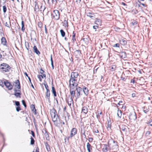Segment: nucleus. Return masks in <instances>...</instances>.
<instances>
[{
    "label": "nucleus",
    "mask_w": 152,
    "mask_h": 152,
    "mask_svg": "<svg viewBox=\"0 0 152 152\" xmlns=\"http://www.w3.org/2000/svg\"><path fill=\"white\" fill-rule=\"evenodd\" d=\"M76 2L78 5L80 4L81 0H75Z\"/></svg>",
    "instance_id": "41"
},
{
    "label": "nucleus",
    "mask_w": 152,
    "mask_h": 152,
    "mask_svg": "<svg viewBox=\"0 0 152 152\" xmlns=\"http://www.w3.org/2000/svg\"><path fill=\"white\" fill-rule=\"evenodd\" d=\"M44 72V71L42 69H40V73L41 74H43V73Z\"/></svg>",
    "instance_id": "50"
},
{
    "label": "nucleus",
    "mask_w": 152,
    "mask_h": 152,
    "mask_svg": "<svg viewBox=\"0 0 152 152\" xmlns=\"http://www.w3.org/2000/svg\"><path fill=\"white\" fill-rule=\"evenodd\" d=\"M0 86H2V87L3 86V83L2 81L0 80Z\"/></svg>",
    "instance_id": "49"
},
{
    "label": "nucleus",
    "mask_w": 152,
    "mask_h": 152,
    "mask_svg": "<svg viewBox=\"0 0 152 152\" xmlns=\"http://www.w3.org/2000/svg\"><path fill=\"white\" fill-rule=\"evenodd\" d=\"M44 85L45 86L46 89L49 88L48 86L47 83H44Z\"/></svg>",
    "instance_id": "48"
},
{
    "label": "nucleus",
    "mask_w": 152,
    "mask_h": 152,
    "mask_svg": "<svg viewBox=\"0 0 152 152\" xmlns=\"http://www.w3.org/2000/svg\"><path fill=\"white\" fill-rule=\"evenodd\" d=\"M102 20L98 19V18H96L95 21V24L101 26L102 24Z\"/></svg>",
    "instance_id": "14"
},
{
    "label": "nucleus",
    "mask_w": 152,
    "mask_h": 152,
    "mask_svg": "<svg viewBox=\"0 0 152 152\" xmlns=\"http://www.w3.org/2000/svg\"><path fill=\"white\" fill-rule=\"evenodd\" d=\"M88 111V109L85 106L83 107L82 109V113H83L85 114H86Z\"/></svg>",
    "instance_id": "21"
},
{
    "label": "nucleus",
    "mask_w": 152,
    "mask_h": 152,
    "mask_svg": "<svg viewBox=\"0 0 152 152\" xmlns=\"http://www.w3.org/2000/svg\"><path fill=\"white\" fill-rule=\"evenodd\" d=\"M120 129L123 132H125L127 131L128 128L125 125H122L121 127H120Z\"/></svg>",
    "instance_id": "17"
},
{
    "label": "nucleus",
    "mask_w": 152,
    "mask_h": 152,
    "mask_svg": "<svg viewBox=\"0 0 152 152\" xmlns=\"http://www.w3.org/2000/svg\"><path fill=\"white\" fill-rule=\"evenodd\" d=\"M147 124H149L150 126H152V119H150L149 120L147 123Z\"/></svg>",
    "instance_id": "40"
},
{
    "label": "nucleus",
    "mask_w": 152,
    "mask_h": 152,
    "mask_svg": "<svg viewBox=\"0 0 152 152\" xmlns=\"http://www.w3.org/2000/svg\"><path fill=\"white\" fill-rule=\"evenodd\" d=\"M15 104L16 105L19 106L20 105V102L18 101H15Z\"/></svg>",
    "instance_id": "46"
},
{
    "label": "nucleus",
    "mask_w": 152,
    "mask_h": 152,
    "mask_svg": "<svg viewBox=\"0 0 152 152\" xmlns=\"http://www.w3.org/2000/svg\"><path fill=\"white\" fill-rule=\"evenodd\" d=\"M11 69V67L8 64L2 63L0 66V71L3 73L9 72Z\"/></svg>",
    "instance_id": "1"
},
{
    "label": "nucleus",
    "mask_w": 152,
    "mask_h": 152,
    "mask_svg": "<svg viewBox=\"0 0 152 152\" xmlns=\"http://www.w3.org/2000/svg\"><path fill=\"white\" fill-rule=\"evenodd\" d=\"M131 83H135V80H134V79H132V80H131Z\"/></svg>",
    "instance_id": "61"
},
{
    "label": "nucleus",
    "mask_w": 152,
    "mask_h": 152,
    "mask_svg": "<svg viewBox=\"0 0 152 152\" xmlns=\"http://www.w3.org/2000/svg\"><path fill=\"white\" fill-rule=\"evenodd\" d=\"M60 32L62 37H64L65 35V32L62 29H61L60 30Z\"/></svg>",
    "instance_id": "31"
},
{
    "label": "nucleus",
    "mask_w": 152,
    "mask_h": 152,
    "mask_svg": "<svg viewBox=\"0 0 152 152\" xmlns=\"http://www.w3.org/2000/svg\"><path fill=\"white\" fill-rule=\"evenodd\" d=\"M50 115L52 120L54 122L56 121L58 118V115L56 110L54 109H52L50 112Z\"/></svg>",
    "instance_id": "3"
},
{
    "label": "nucleus",
    "mask_w": 152,
    "mask_h": 152,
    "mask_svg": "<svg viewBox=\"0 0 152 152\" xmlns=\"http://www.w3.org/2000/svg\"><path fill=\"white\" fill-rule=\"evenodd\" d=\"M78 74L77 72H72L71 74V78L73 79H75L77 80L78 77Z\"/></svg>",
    "instance_id": "10"
},
{
    "label": "nucleus",
    "mask_w": 152,
    "mask_h": 152,
    "mask_svg": "<svg viewBox=\"0 0 152 152\" xmlns=\"http://www.w3.org/2000/svg\"><path fill=\"white\" fill-rule=\"evenodd\" d=\"M75 33H74V32L73 31V35H72V37H75Z\"/></svg>",
    "instance_id": "60"
},
{
    "label": "nucleus",
    "mask_w": 152,
    "mask_h": 152,
    "mask_svg": "<svg viewBox=\"0 0 152 152\" xmlns=\"http://www.w3.org/2000/svg\"><path fill=\"white\" fill-rule=\"evenodd\" d=\"M38 26L39 28H40L42 27V24L41 23H39Z\"/></svg>",
    "instance_id": "51"
},
{
    "label": "nucleus",
    "mask_w": 152,
    "mask_h": 152,
    "mask_svg": "<svg viewBox=\"0 0 152 152\" xmlns=\"http://www.w3.org/2000/svg\"><path fill=\"white\" fill-rule=\"evenodd\" d=\"M77 81L76 79L71 78L69 80V85L70 87H76L77 86Z\"/></svg>",
    "instance_id": "5"
},
{
    "label": "nucleus",
    "mask_w": 152,
    "mask_h": 152,
    "mask_svg": "<svg viewBox=\"0 0 152 152\" xmlns=\"http://www.w3.org/2000/svg\"><path fill=\"white\" fill-rule=\"evenodd\" d=\"M34 9V11L36 12H38L39 11V6L36 3H35Z\"/></svg>",
    "instance_id": "23"
},
{
    "label": "nucleus",
    "mask_w": 152,
    "mask_h": 152,
    "mask_svg": "<svg viewBox=\"0 0 152 152\" xmlns=\"http://www.w3.org/2000/svg\"><path fill=\"white\" fill-rule=\"evenodd\" d=\"M70 93L71 96V97L73 98H75L76 95H75L76 90L75 87H70Z\"/></svg>",
    "instance_id": "7"
},
{
    "label": "nucleus",
    "mask_w": 152,
    "mask_h": 152,
    "mask_svg": "<svg viewBox=\"0 0 152 152\" xmlns=\"http://www.w3.org/2000/svg\"><path fill=\"white\" fill-rule=\"evenodd\" d=\"M46 8L45 6H43V5H42L40 8V11H41V12H44L45 10V9Z\"/></svg>",
    "instance_id": "27"
},
{
    "label": "nucleus",
    "mask_w": 152,
    "mask_h": 152,
    "mask_svg": "<svg viewBox=\"0 0 152 152\" xmlns=\"http://www.w3.org/2000/svg\"><path fill=\"white\" fill-rule=\"evenodd\" d=\"M72 40H73V42H74L76 40V39L75 38V37H72Z\"/></svg>",
    "instance_id": "63"
},
{
    "label": "nucleus",
    "mask_w": 152,
    "mask_h": 152,
    "mask_svg": "<svg viewBox=\"0 0 152 152\" xmlns=\"http://www.w3.org/2000/svg\"><path fill=\"white\" fill-rule=\"evenodd\" d=\"M6 81H4V85L8 90H12L13 87L12 85L7 80H6Z\"/></svg>",
    "instance_id": "9"
},
{
    "label": "nucleus",
    "mask_w": 152,
    "mask_h": 152,
    "mask_svg": "<svg viewBox=\"0 0 152 152\" xmlns=\"http://www.w3.org/2000/svg\"><path fill=\"white\" fill-rule=\"evenodd\" d=\"M50 61H51V64L52 63H53V58H52V55H50Z\"/></svg>",
    "instance_id": "52"
},
{
    "label": "nucleus",
    "mask_w": 152,
    "mask_h": 152,
    "mask_svg": "<svg viewBox=\"0 0 152 152\" xmlns=\"http://www.w3.org/2000/svg\"><path fill=\"white\" fill-rule=\"evenodd\" d=\"M42 132L45 136L47 137L48 136V134L46 130H45L44 131H42Z\"/></svg>",
    "instance_id": "36"
},
{
    "label": "nucleus",
    "mask_w": 152,
    "mask_h": 152,
    "mask_svg": "<svg viewBox=\"0 0 152 152\" xmlns=\"http://www.w3.org/2000/svg\"><path fill=\"white\" fill-rule=\"evenodd\" d=\"M39 149L38 148H36L35 152H39Z\"/></svg>",
    "instance_id": "64"
},
{
    "label": "nucleus",
    "mask_w": 152,
    "mask_h": 152,
    "mask_svg": "<svg viewBox=\"0 0 152 152\" xmlns=\"http://www.w3.org/2000/svg\"><path fill=\"white\" fill-rule=\"evenodd\" d=\"M51 66H52V69H53L54 68V66H53V63H52L51 64Z\"/></svg>",
    "instance_id": "62"
},
{
    "label": "nucleus",
    "mask_w": 152,
    "mask_h": 152,
    "mask_svg": "<svg viewBox=\"0 0 152 152\" xmlns=\"http://www.w3.org/2000/svg\"><path fill=\"white\" fill-rule=\"evenodd\" d=\"M113 46L114 47L119 48V44L118 43H116V44H115V45H114Z\"/></svg>",
    "instance_id": "45"
},
{
    "label": "nucleus",
    "mask_w": 152,
    "mask_h": 152,
    "mask_svg": "<svg viewBox=\"0 0 152 152\" xmlns=\"http://www.w3.org/2000/svg\"><path fill=\"white\" fill-rule=\"evenodd\" d=\"M143 111L145 113H147L149 111V108L148 107H143Z\"/></svg>",
    "instance_id": "22"
},
{
    "label": "nucleus",
    "mask_w": 152,
    "mask_h": 152,
    "mask_svg": "<svg viewBox=\"0 0 152 152\" xmlns=\"http://www.w3.org/2000/svg\"><path fill=\"white\" fill-rule=\"evenodd\" d=\"M136 94L135 93H133L132 94V96L133 97H134L136 96Z\"/></svg>",
    "instance_id": "57"
},
{
    "label": "nucleus",
    "mask_w": 152,
    "mask_h": 152,
    "mask_svg": "<svg viewBox=\"0 0 152 152\" xmlns=\"http://www.w3.org/2000/svg\"><path fill=\"white\" fill-rule=\"evenodd\" d=\"M120 43L123 45H125L126 44V41L125 39H121L120 40Z\"/></svg>",
    "instance_id": "18"
},
{
    "label": "nucleus",
    "mask_w": 152,
    "mask_h": 152,
    "mask_svg": "<svg viewBox=\"0 0 152 152\" xmlns=\"http://www.w3.org/2000/svg\"><path fill=\"white\" fill-rule=\"evenodd\" d=\"M123 102L122 101H119L118 104L119 105H120L121 104H122L123 103Z\"/></svg>",
    "instance_id": "59"
},
{
    "label": "nucleus",
    "mask_w": 152,
    "mask_h": 152,
    "mask_svg": "<svg viewBox=\"0 0 152 152\" xmlns=\"http://www.w3.org/2000/svg\"><path fill=\"white\" fill-rule=\"evenodd\" d=\"M77 130L76 128H73L71 131V133L70 136V137H72L74 136L77 133Z\"/></svg>",
    "instance_id": "13"
},
{
    "label": "nucleus",
    "mask_w": 152,
    "mask_h": 152,
    "mask_svg": "<svg viewBox=\"0 0 152 152\" xmlns=\"http://www.w3.org/2000/svg\"><path fill=\"white\" fill-rule=\"evenodd\" d=\"M31 134L32 135V136L34 137H35V134H34V132L33 131H31Z\"/></svg>",
    "instance_id": "56"
},
{
    "label": "nucleus",
    "mask_w": 152,
    "mask_h": 152,
    "mask_svg": "<svg viewBox=\"0 0 152 152\" xmlns=\"http://www.w3.org/2000/svg\"><path fill=\"white\" fill-rule=\"evenodd\" d=\"M7 11V8L6 6H4L3 7V11L4 13L6 12Z\"/></svg>",
    "instance_id": "43"
},
{
    "label": "nucleus",
    "mask_w": 152,
    "mask_h": 152,
    "mask_svg": "<svg viewBox=\"0 0 152 152\" xmlns=\"http://www.w3.org/2000/svg\"><path fill=\"white\" fill-rule=\"evenodd\" d=\"M52 3L54 4H56L57 3V0H51Z\"/></svg>",
    "instance_id": "42"
},
{
    "label": "nucleus",
    "mask_w": 152,
    "mask_h": 152,
    "mask_svg": "<svg viewBox=\"0 0 152 152\" xmlns=\"http://www.w3.org/2000/svg\"><path fill=\"white\" fill-rule=\"evenodd\" d=\"M82 89L83 92L85 95H87L88 94V88L86 87H84Z\"/></svg>",
    "instance_id": "16"
},
{
    "label": "nucleus",
    "mask_w": 152,
    "mask_h": 152,
    "mask_svg": "<svg viewBox=\"0 0 152 152\" xmlns=\"http://www.w3.org/2000/svg\"><path fill=\"white\" fill-rule=\"evenodd\" d=\"M93 138H91V137L89 138L88 140L90 142H92L93 141Z\"/></svg>",
    "instance_id": "53"
},
{
    "label": "nucleus",
    "mask_w": 152,
    "mask_h": 152,
    "mask_svg": "<svg viewBox=\"0 0 152 152\" xmlns=\"http://www.w3.org/2000/svg\"><path fill=\"white\" fill-rule=\"evenodd\" d=\"M129 118L131 120H135L137 118L135 112H133L130 113L129 116Z\"/></svg>",
    "instance_id": "8"
},
{
    "label": "nucleus",
    "mask_w": 152,
    "mask_h": 152,
    "mask_svg": "<svg viewBox=\"0 0 152 152\" xmlns=\"http://www.w3.org/2000/svg\"><path fill=\"white\" fill-rule=\"evenodd\" d=\"M93 28L94 29H96L98 28V27L97 26H93Z\"/></svg>",
    "instance_id": "55"
},
{
    "label": "nucleus",
    "mask_w": 152,
    "mask_h": 152,
    "mask_svg": "<svg viewBox=\"0 0 152 152\" xmlns=\"http://www.w3.org/2000/svg\"><path fill=\"white\" fill-rule=\"evenodd\" d=\"M117 115L118 117L121 118L122 115V112L121 110H118Z\"/></svg>",
    "instance_id": "28"
},
{
    "label": "nucleus",
    "mask_w": 152,
    "mask_h": 152,
    "mask_svg": "<svg viewBox=\"0 0 152 152\" xmlns=\"http://www.w3.org/2000/svg\"><path fill=\"white\" fill-rule=\"evenodd\" d=\"M52 91L53 93L54 96H56V93L55 90V89L54 86L52 87Z\"/></svg>",
    "instance_id": "24"
},
{
    "label": "nucleus",
    "mask_w": 152,
    "mask_h": 152,
    "mask_svg": "<svg viewBox=\"0 0 152 152\" xmlns=\"http://www.w3.org/2000/svg\"><path fill=\"white\" fill-rule=\"evenodd\" d=\"M1 43L4 45H5L6 44V40L5 38L4 37H3L1 39Z\"/></svg>",
    "instance_id": "25"
},
{
    "label": "nucleus",
    "mask_w": 152,
    "mask_h": 152,
    "mask_svg": "<svg viewBox=\"0 0 152 152\" xmlns=\"http://www.w3.org/2000/svg\"><path fill=\"white\" fill-rule=\"evenodd\" d=\"M22 102L23 106L26 107V102L24 100H22Z\"/></svg>",
    "instance_id": "44"
},
{
    "label": "nucleus",
    "mask_w": 152,
    "mask_h": 152,
    "mask_svg": "<svg viewBox=\"0 0 152 152\" xmlns=\"http://www.w3.org/2000/svg\"><path fill=\"white\" fill-rule=\"evenodd\" d=\"M33 50H34V52H35L38 55H39L40 54V52L38 50L36 46H34L33 47Z\"/></svg>",
    "instance_id": "19"
},
{
    "label": "nucleus",
    "mask_w": 152,
    "mask_h": 152,
    "mask_svg": "<svg viewBox=\"0 0 152 152\" xmlns=\"http://www.w3.org/2000/svg\"><path fill=\"white\" fill-rule=\"evenodd\" d=\"M110 147L114 151H116L118 148L117 142L114 141L112 139H110L108 142Z\"/></svg>",
    "instance_id": "2"
},
{
    "label": "nucleus",
    "mask_w": 152,
    "mask_h": 152,
    "mask_svg": "<svg viewBox=\"0 0 152 152\" xmlns=\"http://www.w3.org/2000/svg\"><path fill=\"white\" fill-rule=\"evenodd\" d=\"M53 18L56 20H58L60 18V14L58 10H54L52 14Z\"/></svg>",
    "instance_id": "6"
},
{
    "label": "nucleus",
    "mask_w": 152,
    "mask_h": 152,
    "mask_svg": "<svg viewBox=\"0 0 152 152\" xmlns=\"http://www.w3.org/2000/svg\"><path fill=\"white\" fill-rule=\"evenodd\" d=\"M25 45L26 49L28 50V48H29V45L28 43L27 42H26L25 43Z\"/></svg>",
    "instance_id": "35"
},
{
    "label": "nucleus",
    "mask_w": 152,
    "mask_h": 152,
    "mask_svg": "<svg viewBox=\"0 0 152 152\" xmlns=\"http://www.w3.org/2000/svg\"><path fill=\"white\" fill-rule=\"evenodd\" d=\"M73 97H69L66 99V100L67 101V103L69 106H70L73 103Z\"/></svg>",
    "instance_id": "12"
},
{
    "label": "nucleus",
    "mask_w": 152,
    "mask_h": 152,
    "mask_svg": "<svg viewBox=\"0 0 152 152\" xmlns=\"http://www.w3.org/2000/svg\"><path fill=\"white\" fill-rule=\"evenodd\" d=\"M122 56H124V58H125L126 56V53L125 52H123L121 53Z\"/></svg>",
    "instance_id": "39"
},
{
    "label": "nucleus",
    "mask_w": 152,
    "mask_h": 152,
    "mask_svg": "<svg viewBox=\"0 0 152 152\" xmlns=\"http://www.w3.org/2000/svg\"><path fill=\"white\" fill-rule=\"evenodd\" d=\"M13 84L18 89H20V86L19 81L18 80H17L13 83Z\"/></svg>",
    "instance_id": "11"
},
{
    "label": "nucleus",
    "mask_w": 152,
    "mask_h": 152,
    "mask_svg": "<svg viewBox=\"0 0 152 152\" xmlns=\"http://www.w3.org/2000/svg\"><path fill=\"white\" fill-rule=\"evenodd\" d=\"M137 23V22L135 21H134V22H132V24L133 25H134L135 24H136Z\"/></svg>",
    "instance_id": "58"
},
{
    "label": "nucleus",
    "mask_w": 152,
    "mask_h": 152,
    "mask_svg": "<svg viewBox=\"0 0 152 152\" xmlns=\"http://www.w3.org/2000/svg\"><path fill=\"white\" fill-rule=\"evenodd\" d=\"M64 26L65 27L68 26V23L67 21L65 20L64 21Z\"/></svg>",
    "instance_id": "37"
},
{
    "label": "nucleus",
    "mask_w": 152,
    "mask_h": 152,
    "mask_svg": "<svg viewBox=\"0 0 152 152\" xmlns=\"http://www.w3.org/2000/svg\"><path fill=\"white\" fill-rule=\"evenodd\" d=\"M90 147V144L88 142L87 143V148L88 152H91Z\"/></svg>",
    "instance_id": "29"
},
{
    "label": "nucleus",
    "mask_w": 152,
    "mask_h": 152,
    "mask_svg": "<svg viewBox=\"0 0 152 152\" xmlns=\"http://www.w3.org/2000/svg\"><path fill=\"white\" fill-rule=\"evenodd\" d=\"M21 110V108L20 107L18 106L16 108V110L17 112H19L20 110Z\"/></svg>",
    "instance_id": "47"
},
{
    "label": "nucleus",
    "mask_w": 152,
    "mask_h": 152,
    "mask_svg": "<svg viewBox=\"0 0 152 152\" xmlns=\"http://www.w3.org/2000/svg\"><path fill=\"white\" fill-rule=\"evenodd\" d=\"M75 88L76 91L75 99H77L80 97L81 95L82 94L83 89L81 87L77 86L75 87Z\"/></svg>",
    "instance_id": "4"
},
{
    "label": "nucleus",
    "mask_w": 152,
    "mask_h": 152,
    "mask_svg": "<svg viewBox=\"0 0 152 152\" xmlns=\"http://www.w3.org/2000/svg\"><path fill=\"white\" fill-rule=\"evenodd\" d=\"M75 53H77V55L79 56H80L81 53V51L79 50H76L75 51Z\"/></svg>",
    "instance_id": "38"
},
{
    "label": "nucleus",
    "mask_w": 152,
    "mask_h": 152,
    "mask_svg": "<svg viewBox=\"0 0 152 152\" xmlns=\"http://www.w3.org/2000/svg\"><path fill=\"white\" fill-rule=\"evenodd\" d=\"M38 78L39 79V81L41 82L42 81V79L43 78V76L41 75H38L37 76Z\"/></svg>",
    "instance_id": "34"
},
{
    "label": "nucleus",
    "mask_w": 152,
    "mask_h": 152,
    "mask_svg": "<svg viewBox=\"0 0 152 152\" xmlns=\"http://www.w3.org/2000/svg\"><path fill=\"white\" fill-rule=\"evenodd\" d=\"M31 139V142H30V144L31 145H33L34 144V139L31 137L30 138Z\"/></svg>",
    "instance_id": "33"
},
{
    "label": "nucleus",
    "mask_w": 152,
    "mask_h": 152,
    "mask_svg": "<svg viewBox=\"0 0 152 152\" xmlns=\"http://www.w3.org/2000/svg\"><path fill=\"white\" fill-rule=\"evenodd\" d=\"M86 15L87 16L89 17L92 19L95 18L94 15L91 12H89L87 13Z\"/></svg>",
    "instance_id": "15"
},
{
    "label": "nucleus",
    "mask_w": 152,
    "mask_h": 152,
    "mask_svg": "<svg viewBox=\"0 0 152 152\" xmlns=\"http://www.w3.org/2000/svg\"><path fill=\"white\" fill-rule=\"evenodd\" d=\"M46 98L48 99V101H50V92L46 93Z\"/></svg>",
    "instance_id": "30"
},
{
    "label": "nucleus",
    "mask_w": 152,
    "mask_h": 152,
    "mask_svg": "<svg viewBox=\"0 0 152 152\" xmlns=\"http://www.w3.org/2000/svg\"><path fill=\"white\" fill-rule=\"evenodd\" d=\"M20 91L19 90H16L15 89V94H14L17 97H19L20 98V95H21V93H17V91Z\"/></svg>",
    "instance_id": "20"
},
{
    "label": "nucleus",
    "mask_w": 152,
    "mask_h": 152,
    "mask_svg": "<svg viewBox=\"0 0 152 152\" xmlns=\"http://www.w3.org/2000/svg\"><path fill=\"white\" fill-rule=\"evenodd\" d=\"M31 109L32 110V111L33 112H35V114H36V110L35 108V106H34V105H33V104H32L31 105Z\"/></svg>",
    "instance_id": "26"
},
{
    "label": "nucleus",
    "mask_w": 152,
    "mask_h": 152,
    "mask_svg": "<svg viewBox=\"0 0 152 152\" xmlns=\"http://www.w3.org/2000/svg\"><path fill=\"white\" fill-rule=\"evenodd\" d=\"M45 145L47 150L48 151H50V148L49 145L47 143H46Z\"/></svg>",
    "instance_id": "32"
},
{
    "label": "nucleus",
    "mask_w": 152,
    "mask_h": 152,
    "mask_svg": "<svg viewBox=\"0 0 152 152\" xmlns=\"http://www.w3.org/2000/svg\"><path fill=\"white\" fill-rule=\"evenodd\" d=\"M5 26H7V27H9V28H10V26H9V24L7 23V22H6L5 23Z\"/></svg>",
    "instance_id": "54"
}]
</instances>
